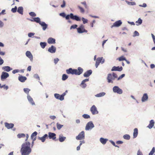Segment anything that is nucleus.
I'll return each mask as SVG.
<instances>
[{
	"label": "nucleus",
	"mask_w": 155,
	"mask_h": 155,
	"mask_svg": "<svg viewBox=\"0 0 155 155\" xmlns=\"http://www.w3.org/2000/svg\"><path fill=\"white\" fill-rule=\"evenodd\" d=\"M30 143L29 142H26L21 145V155H28L31 152V149L30 148Z\"/></svg>",
	"instance_id": "obj_1"
},
{
	"label": "nucleus",
	"mask_w": 155,
	"mask_h": 155,
	"mask_svg": "<svg viewBox=\"0 0 155 155\" xmlns=\"http://www.w3.org/2000/svg\"><path fill=\"white\" fill-rule=\"evenodd\" d=\"M83 69L81 67H78L77 69H73L71 68L66 70V73L68 74H71L76 75H80L82 73Z\"/></svg>",
	"instance_id": "obj_2"
},
{
	"label": "nucleus",
	"mask_w": 155,
	"mask_h": 155,
	"mask_svg": "<svg viewBox=\"0 0 155 155\" xmlns=\"http://www.w3.org/2000/svg\"><path fill=\"white\" fill-rule=\"evenodd\" d=\"M104 59H103V57H99L98 58L96 61L95 66L96 68H97L98 66L99 65L100 63L101 62V63H103L104 62Z\"/></svg>",
	"instance_id": "obj_3"
},
{
	"label": "nucleus",
	"mask_w": 155,
	"mask_h": 155,
	"mask_svg": "<svg viewBox=\"0 0 155 155\" xmlns=\"http://www.w3.org/2000/svg\"><path fill=\"white\" fill-rule=\"evenodd\" d=\"M84 131H82L80 132L78 136H77L76 137V139L78 140L84 139Z\"/></svg>",
	"instance_id": "obj_4"
},
{
	"label": "nucleus",
	"mask_w": 155,
	"mask_h": 155,
	"mask_svg": "<svg viewBox=\"0 0 155 155\" xmlns=\"http://www.w3.org/2000/svg\"><path fill=\"white\" fill-rule=\"evenodd\" d=\"M78 33H81L84 32H87V31L84 28V26L83 25H81L79 28H77Z\"/></svg>",
	"instance_id": "obj_5"
},
{
	"label": "nucleus",
	"mask_w": 155,
	"mask_h": 155,
	"mask_svg": "<svg viewBox=\"0 0 155 155\" xmlns=\"http://www.w3.org/2000/svg\"><path fill=\"white\" fill-rule=\"evenodd\" d=\"M9 76V74L8 73L3 71L1 75V80L2 81H4Z\"/></svg>",
	"instance_id": "obj_6"
},
{
	"label": "nucleus",
	"mask_w": 155,
	"mask_h": 155,
	"mask_svg": "<svg viewBox=\"0 0 155 155\" xmlns=\"http://www.w3.org/2000/svg\"><path fill=\"white\" fill-rule=\"evenodd\" d=\"M113 91L114 92L119 94H121L123 92L122 90L118 86H114L113 88Z\"/></svg>",
	"instance_id": "obj_7"
},
{
	"label": "nucleus",
	"mask_w": 155,
	"mask_h": 155,
	"mask_svg": "<svg viewBox=\"0 0 155 155\" xmlns=\"http://www.w3.org/2000/svg\"><path fill=\"white\" fill-rule=\"evenodd\" d=\"M94 126L93 123L91 122H89L87 124L85 127V130H88L90 129H91Z\"/></svg>",
	"instance_id": "obj_8"
},
{
	"label": "nucleus",
	"mask_w": 155,
	"mask_h": 155,
	"mask_svg": "<svg viewBox=\"0 0 155 155\" xmlns=\"http://www.w3.org/2000/svg\"><path fill=\"white\" fill-rule=\"evenodd\" d=\"M90 110L93 114H97L98 113L97 108L94 105L92 106Z\"/></svg>",
	"instance_id": "obj_9"
},
{
	"label": "nucleus",
	"mask_w": 155,
	"mask_h": 155,
	"mask_svg": "<svg viewBox=\"0 0 155 155\" xmlns=\"http://www.w3.org/2000/svg\"><path fill=\"white\" fill-rule=\"evenodd\" d=\"M27 99L29 103L32 106L35 105V103L32 97L30 95L27 96Z\"/></svg>",
	"instance_id": "obj_10"
},
{
	"label": "nucleus",
	"mask_w": 155,
	"mask_h": 155,
	"mask_svg": "<svg viewBox=\"0 0 155 155\" xmlns=\"http://www.w3.org/2000/svg\"><path fill=\"white\" fill-rule=\"evenodd\" d=\"M107 79L108 83H113V81L112 80H114V78H113L111 74H108Z\"/></svg>",
	"instance_id": "obj_11"
},
{
	"label": "nucleus",
	"mask_w": 155,
	"mask_h": 155,
	"mask_svg": "<svg viewBox=\"0 0 155 155\" xmlns=\"http://www.w3.org/2000/svg\"><path fill=\"white\" fill-rule=\"evenodd\" d=\"M39 25H40L42 28L43 30H45L47 28L48 25L46 24L45 22L41 21L39 20Z\"/></svg>",
	"instance_id": "obj_12"
},
{
	"label": "nucleus",
	"mask_w": 155,
	"mask_h": 155,
	"mask_svg": "<svg viewBox=\"0 0 155 155\" xmlns=\"http://www.w3.org/2000/svg\"><path fill=\"white\" fill-rule=\"evenodd\" d=\"M48 137L50 139H52L53 140H55L56 138V134L55 133L51 132H49L48 133Z\"/></svg>",
	"instance_id": "obj_13"
},
{
	"label": "nucleus",
	"mask_w": 155,
	"mask_h": 155,
	"mask_svg": "<svg viewBox=\"0 0 155 155\" xmlns=\"http://www.w3.org/2000/svg\"><path fill=\"white\" fill-rule=\"evenodd\" d=\"M70 18L77 21H80L81 20V19L77 15H74L73 13L70 14Z\"/></svg>",
	"instance_id": "obj_14"
},
{
	"label": "nucleus",
	"mask_w": 155,
	"mask_h": 155,
	"mask_svg": "<svg viewBox=\"0 0 155 155\" xmlns=\"http://www.w3.org/2000/svg\"><path fill=\"white\" fill-rule=\"evenodd\" d=\"M26 55L29 58L30 61H32L33 60V56L31 52L29 51H27L26 52Z\"/></svg>",
	"instance_id": "obj_15"
},
{
	"label": "nucleus",
	"mask_w": 155,
	"mask_h": 155,
	"mask_svg": "<svg viewBox=\"0 0 155 155\" xmlns=\"http://www.w3.org/2000/svg\"><path fill=\"white\" fill-rule=\"evenodd\" d=\"M89 80V79H86L83 80L80 85V86L83 88H85L87 86V85L85 83L86 82L88 81Z\"/></svg>",
	"instance_id": "obj_16"
},
{
	"label": "nucleus",
	"mask_w": 155,
	"mask_h": 155,
	"mask_svg": "<svg viewBox=\"0 0 155 155\" xmlns=\"http://www.w3.org/2000/svg\"><path fill=\"white\" fill-rule=\"evenodd\" d=\"M123 69V68L122 67H119V66L116 67L114 66L113 67L112 69H111V71H121Z\"/></svg>",
	"instance_id": "obj_17"
},
{
	"label": "nucleus",
	"mask_w": 155,
	"mask_h": 155,
	"mask_svg": "<svg viewBox=\"0 0 155 155\" xmlns=\"http://www.w3.org/2000/svg\"><path fill=\"white\" fill-rule=\"evenodd\" d=\"M56 51V48L55 47L52 45L48 49V51L52 53H54Z\"/></svg>",
	"instance_id": "obj_18"
},
{
	"label": "nucleus",
	"mask_w": 155,
	"mask_h": 155,
	"mask_svg": "<svg viewBox=\"0 0 155 155\" xmlns=\"http://www.w3.org/2000/svg\"><path fill=\"white\" fill-rule=\"evenodd\" d=\"M122 24V22L120 20L117 21L114 23L113 25L111 26V27H118L120 26Z\"/></svg>",
	"instance_id": "obj_19"
},
{
	"label": "nucleus",
	"mask_w": 155,
	"mask_h": 155,
	"mask_svg": "<svg viewBox=\"0 0 155 155\" xmlns=\"http://www.w3.org/2000/svg\"><path fill=\"white\" fill-rule=\"evenodd\" d=\"M37 134L38 133L36 131L34 132L31 134V138L32 140H33V141H34L36 140V136Z\"/></svg>",
	"instance_id": "obj_20"
},
{
	"label": "nucleus",
	"mask_w": 155,
	"mask_h": 155,
	"mask_svg": "<svg viewBox=\"0 0 155 155\" xmlns=\"http://www.w3.org/2000/svg\"><path fill=\"white\" fill-rule=\"evenodd\" d=\"M2 69L5 71L8 72L12 70V69L9 66H6L3 67L2 68Z\"/></svg>",
	"instance_id": "obj_21"
},
{
	"label": "nucleus",
	"mask_w": 155,
	"mask_h": 155,
	"mask_svg": "<svg viewBox=\"0 0 155 155\" xmlns=\"http://www.w3.org/2000/svg\"><path fill=\"white\" fill-rule=\"evenodd\" d=\"M92 73V71L91 70H90L87 71L84 74V77H88Z\"/></svg>",
	"instance_id": "obj_22"
},
{
	"label": "nucleus",
	"mask_w": 155,
	"mask_h": 155,
	"mask_svg": "<svg viewBox=\"0 0 155 155\" xmlns=\"http://www.w3.org/2000/svg\"><path fill=\"white\" fill-rule=\"evenodd\" d=\"M148 99V96L147 93L144 94L142 98L141 101L142 102L147 101Z\"/></svg>",
	"instance_id": "obj_23"
},
{
	"label": "nucleus",
	"mask_w": 155,
	"mask_h": 155,
	"mask_svg": "<svg viewBox=\"0 0 155 155\" xmlns=\"http://www.w3.org/2000/svg\"><path fill=\"white\" fill-rule=\"evenodd\" d=\"M18 79L20 82H24L27 79V78L25 76H20L18 78Z\"/></svg>",
	"instance_id": "obj_24"
},
{
	"label": "nucleus",
	"mask_w": 155,
	"mask_h": 155,
	"mask_svg": "<svg viewBox=\"0 0 155 155\" xmlns=\"http://www.w3.org/2000/svg\"><path fill=\"white\" fill-rule=\"evenodd\" d=\"M48 42L49 44H55V40L52 38H50L48 40Z\"/></svg>",
	"instance_id": "obj_25"
},
{
	"label": "nucleus",
	"mask_w": 155,
	"mask_h": 155,
	"mask_svg": "<svg viewBox=\"0 0 155 155\" xmlns=\"http://www.w3.org/2000/svg\"><path fill=\"white\" fill-rule=\"evenodd\" d=\"M5 127L8 129L12 128L13 127L14 124L12 123L9 124L7 123H5Z\"/></svg>",
	"instance_id": "obj_26"
},
{
	"label": "nucleus",
	"mask_w": 155,
	"mask_h": 155,
	"mask_svg": "<svg viewBox=\"0 0 155 155\" xmlns=\"http://www.w3.org/2000/svg\"><path fill=\"white\" fill-rule=\"evenodd\" d=\"M154 124V122L153 120H151L150 122L149 125L147 127L149 129H151L153 126Z\"/></svg>",
	"instance_id": "obj_27"
},
{
	"label": "nucleus",
	"mask_w": 155,
	"mask_h": 155,
	"mask_svg": "<svg viewBox=\"0 0 155 155\" xmlns=\"http://www.w3.org/2000/svg\"><path fill=\"white\" fill-rule=\"evenodd\" d=\"M138 134V130L137 128H135L134 129L133 133L134 138H135L137 136Z\"/></svg>",
	"instance_id": "obj_28"
},
{
	"label": "nucleus",
	"mask_w": 155,
	"mask_h": 155,
	"mask_svg": "<svg viewBox=\"0 0 155 155\" xmlns=\"http://www.w3.org/2000/svg\"><path fill=\"white\" fill-rule=\"evenodd\" d=\"M23 8L22 7H19L18 9L17 12L20 14L22 15L23 14Z\"/></svg>",
	"instance_id": "obj_29"
},
{
	"label": "nucleus",
	"mask_w": 155,
	"mask_h": 155,
	"mask_svg": "<svg viewBox=\"0 0 155 155\" xmlns=\"http://www.w3.org/2000/svg\"><path fill=\"white\" fill-rule=\"evenodd\" d=\"M47 138H48V135L47 134H45L43 137L39 138V139L41 140L42 142H44Z\"/></svg>",
	"instance_id": "obj_30"
},
{
	"label": "nucleus",
	"mask_w": 155,
	"mask_h": 155,
	"mask_svg": "<svg viewBox=\"0 0 155 155\" xmlns=\"http://www.w3.org/2000/svg\"><path fill=\"white\" fill-rule=\"evenodd\" d=\"M107 140V139H104L103 138H101L100 139V141L101 143L103 144H105Z\"/></svg>",
	"instance_id": "obj_31"
},
{
	"label": "nucleus",
	"mask_w": 155,
	"mask_h": 155,
	"mask_svg": "<svg viewBox=\"0 0 155 155\" xmlns=\"http://www.w3.org/2000/svg\"><path fill=\"white\" fill-rule=\"evenodd\" d=\"M23 91L25 93L27 94V95H30L29 94V91H30V90L28 88H24L23 89Z\"/></svg>",
	"instance_id": "obj_32"
},
{
	"label": "nucleus",
	"mask_w": 155,
	"mask_h": 155,
	"mask_svg": "<svg viewBox=\"0 0 155 155\" xmlns=\"http://www.w3.org/2000/svg\"><path fill=\"white\" fill-rule=\"evenodd\" d=\"M142 22V20L140 18H139L137 21L136 22V25H139L141 24Z\"/></svg>",
	"instance_id": "obj_33"
},
{
	"label": "nucleus",
	"mask_w": 155,
	"mask_h": 155,
	"mask_svg": "<svg viewBox=\"0 0 155 155\" xmlns=\"http://www.w3.org/2000/svg\"><path fill=\"white\" fill-rule=\"evenodd\" d=\"M54 96L56 98L59 99V100H60L61 101L63 100V99H61L60 98L61 97V95H60L58 94H54Z\"/></svg>",
	"instance_id": "obj_34"
},
{
	"label": "nucleus",
	"mask_w": 155,
	"mask_h": 155,
	"mask_svg": "<svg viewBox=\"0 0 155 155\" xmlns=\"http://www.w3.org/2000/svg\"><path fill=\"white\" fill-rule=\"evenodd\" d=\"M17 137L19 138L24 137L25 135L24 134H19L17 135Z\"/></svg>",
	"instance_id": "obj_35"
},
{
	"label": "nucleus",
	"mask_w": 155,
	"mask_h": 155,
	"mask_svg": "<svg viewBox=\"0 0 155 155\" xmlns=\"http://www.w3.org/2000/svg\"><path fill=\"white\" fill-rule=\"evenodd\" d=\"M105 93L104 92H102L97 94L96 95V96L97 97H101L105 95Z\"/></svg>",
	"instance_id": "obj_36"
},
{
	"label": "nucleus",
	"mask_w": 155,
	"mask_h": 155,
	"mask_svg": "<svg viewBox=\"0 0 155 155\" xmlns=\"http://www.w3.org/2000/svg\"><path fill=\"white\" fill-rule=\"evenodd\" d=\"M68 78V76L66 74H64L62 75V80L63 81H65Z\"/></svg>",
	"instance_id": "obj_37"
},
{
	"label": "nucleus",
	"mask_w": 155,
	"mask_h": 155,
	"mask_svg": "<svg viewBox=\"0 0 155 155\" xmlns=\"http://www.w3.org/2000/svg\"><path fill=\"white\" fill-rule=\"evenodd\" d=\"M123 138L125 139L129 140L130 138V136L128 134H125L123 136Z\"/></svg>",
	"instance_id": "obj_38"
},
{
	"label": "nucleus",
	"mask_w": 155,
	"mask_h": 155,
	"mask_svg": "<svg viewBox=\"0 0 155 155\" xmlns=\"http://www.w3.org/2000/svg\"><path fill=\"white\" fill-rule=\"evenodd\" d=\"M63 126V125L60 124L58 123H57V127L58 130L60 129Z\"/></svg>",
	"instance_id": "obj_39"
},
{
	"label": "nucleus",
	"mask_w": 155,
	"mask_h": 155,
	"mask_svg": "<svg viewBox=\"0 0 155 155\" xmlns=\"http://www.w3.org/2000/svg\"><path fill=\"white\" fill-rule=\"evenodd\" d=\"M126 2H127V3L128 5H134L136 4V3H135V2H130L127 1H126Z\"/></svg>",
	"instance_id": "obj_40"
},
{
	"label": "nucleus",
	"mask_w": 155,
	"mask_h": 155,
	"mask_svg": "<svg viewBox=\"0 0 155 155\" xmlns=\"http://www.w3.org/2000/svg\"><path fill=\"white\" fill-rule=\"evenodd\" d=\"M117 60H118L119 61H121L126 60V58L124 56H122L117 58Z\"/></svg>",
	"instance_id": "obj_41"
},
{
	"label": "nucleus",
	"mask_w": 155,
	"mask_h": 155,
	"mask_svg": "<svg viewBox=\"0 0 155 155\" xmlns=\"http://www.w3.org/2000/svg\"><path fill=\"white\" fill-rule=\"evenodd\" d=\"M40 45L41 48H44L46 45V42H41Z\"/></svg>",
	"instance_id": "obj_42"
},
{
	"label": "nucleus",
	"mask_w": 155,
	"mask_h": 155,
	"mask_svg": "<svg viewBox=\"0 0 155 155\" xmlns=\"http://www.w3.org/2000/svg\"><path fill=\"white\" fill-rule=\"evenodd\" d=\"M65 137L60 136L59 137V140L61 142H62L65 140Z\"/></svg>",
	"instance_id": "obj_43"
},
{
	"label": "nucleus",
	"mask_w": 155,
	"mask_h": 155,
	"mask_svg": "<svg viewBox=\"0 0 155 155\" xmlns=\"http://www.w3.org/2000/svg\"><path fill=\"white\" fill-rule=\"evenodd\" d=\"M155 152V149L154 147H153L150 151V152L149 153V155H153Z\"/></svg>",
	"instance_id": "obj_44"
},
{
	"label": "nucleus",
	"mask_w": 155,
	"mask_h": 155,
	"mask_svg": "<svg viewBox=\"0 0 155 155\" xmlns=\"http://www.w3.org/2000/svg\"><path fill=\"white\" fill-rule=\"evenodd\" d=\"M78 8H79V9H80V12L82 13H84V8L80 6L79 5H78Z\"/></svg>",
	"instance_id": "obj_45"
},
{
	"label": "nucleus",
	"mask_w": 155,
	"mask_h": 155,
	"mask_svg": "<svg viewBox=\"0 0 155 155\" xmlns=\"http://www.w3.org/2000/svg\"><path fill=\"white\" fill-rule=\"evenodd\" d=\"M82 117L85 119H88L90 118V116L87 114H84L82 115Z\"/></svg>",
	"instance_id": "obj_46"
},
{
	"label": "nucleus",
	"mask_w": 155,
	"mask_h": 155,
	"mask_svg": "<svg viewBox=\"0 0 155 155\" xmlns=\"http://www.w3.org/2000/svg\"><path fill=\"white\" fill-rule=\"evenodd\" d=\"M17 10V7L15 6V8H12L11 9V11L13 13H15L16 12Z\"/></svg>",
	"instance_id": "obj_47"
},
{
	"label": "nucleus",
	"mask_w": 155,
	"mask_h": 155,
	"mask_svg": "<svg viewBox=\"0 0 155 155\" xmlns=\"http://www.w3.org/2000/svg\"><path fill=\"white\" fill-rule=\"evenodd\" d=\"M35 34L34 33L30 32L28 34V37L31 38L32 37L35 35Z\"/></svg>",
	"instance_id": "obj_48"
},
{
	"label": "nucleus",
	"mask_w": 155,
	"mask_h": 155,
	"mask_svg": "<svg viewBox=\"0 0 155 155\" xmlns=\"http://www.w3.org/2000/svg\"><path fill=\"white\" fill-rule=\"evenodd\" d=\"M29 15L32 17H35L36 16V15L35 13L33 12H31L29 13Z\"/></svg>",
	"instance_id": "obj_49"
},
{
	"label": "nucleus",
	"mask_w": 155,
	"mask_h": 155,
	"mask_svg": "<svg viewBox=\"0 0 155 155\" xmlns=\"http://www.w3.org/2000/svg\"><path fill=\"white\" fill-rule=\"evenodd\" d=\"M81 4L83 5H84V7L86 8H88V6L86 4V3L85 1H84L83 2H81Z\"/></svg>",
	"instance_id": "obj_50"
},
{
	"label": "nucleus",
	"mask_w": 155,
	"mask_h": 155,
	"mask_svg": "<svg viewBox=\"0 0 155 155\" xmlns=\"http://www.w3.org/2000/svg\"><path fill=\"white\" fill-rule=\"evenodd\" d=\"M82 21H83V23L84 24H85L86 23H87V21H88L87 20V19H85L84 18H82Z\"/></svg>",
	"instance_id": "obj_51"
},
{
	"label": "nucleus",
	"mask_w": 155,
	"mask_h": 155,
	"mask_svg": "<svg viewBox=\"0 0 155 155\" xmlns=\"http://www.w3.org/2000/svg\"><path fill=\"white\" fill-rule=\"evenodd\" d=\"M34 21L39 23V17L35 18H34Z\"/></svg>",
	"instance_id": "obj_52"
},
{
	"label": "nucleus",
	"mask_w": 155,
	"mask_h": 155,
	"mask_svg": "<svg viewBox=\"0 0 155 155\" xmlns=\"http://www.w3.org/2000/svg\"><path fill=\"white\" fill-rule=\"evenodd\" d=\"M19 71V70L18 69H15L13 70L12 71V73L15 74L16 73H18Z\"/></svg>",
	"instance_id": "obj_53"
},
{
	"label": "nucleus",
	"mask_w": 155,
	"mask_h": 155,
	"mask_svg": "<svg viewBox=\"0 0 155 155\" xmlns=\"http://www.w3.org/2000/svg\"><path fill=\"white\" fill-rule=\"evenodd\" d=\"M139 35V33L137 31H135L134 32V36H138Z\"/></svg>",
	"instance_id": "obj_54"
},
{
	"label": "nucleus",
	"mask_w": 155,
	"mask_h": 155,
	"mask_svg": "<svg viewBox=\"0 0 155 155\" xmlns=\"http://www.w3.org/2000/svg\"><path fill=\"white\" fill-rule=\"evenodd\" d=\"M78 26V25H72L70 28V29H71L72 28H76Z\"/></svg>",
	"instance_id": "obj_55"
},
{
	"label": "nucleus",
	"mask_w": 155,
	"mask_h": 155,
	"mask_svg": "<svg viewBox=\"0 0 155 155\" xmlns=\"http://www.w3.org/2000/svg\"><path fill=\"white\" fill-rule=\"evenodd\" d=\"M63 3L61 5V7L62 8H63L65 7V2L64 0H63Z\"/></svg>",
	"instance_id": "obj_56"
},
{
	"label": "nucleus",
	"mask_w": 155,
	"mask_h": 155,
	"mask_svg": "<svg viewBox=\"0 0 155 155\" xmlns=\"http://www.w3.org/2000/svg\"><path fill=\"white\" fill-rule=\"evenodd\" d=\"M125 76V74H122L121 75H120L119 78H117V80H119L120 79H121L122 78H123Z\"/></svg>",
	"instance_id": "obj_57"
},
{
	"label": "nucleus",
	"mask_w": 155,
	"mask_h": 155,
	"mask_svg": "<svg viewBox=\"0 0 155 155\" xmlns=\"http://www.w3.org/2000/svg\"><path fill=\"white\" fill-rule=\"evenodd\" d=\"M112 76L114 78H117V75L115 74V73L113 72L112 73Z\"/></svg>",
	"instance_id": "obj_58"
},
{
	"label": "nucleus",
	"mask_w": 155,
	"mask_h": 155,
	"mask_svg": "<svg viewBox=\"0 0 155 155\" xmlns=\"http://www.w3.org/2000/svg\"><path fill=\"white\" fill-rule=\"evenodd\" d=\"M65 93H64L62 95H61V99H63V100L64 99V96L65 95Z\"/></svg>",
	"instance_id": "obj_59"
},
{
	"label": "nucleus",
	"mask_w": 155,
	"mask_h": 155,
	"mask_svg": "<svg viewBox=\"0 0 155 155\" xmlns=\"http://www.w3.org/2000/svg\"><path fill=\"white\" fill-rule=\"evenodd\" d=\"M59 61V59L58 58H56L54 59V63L56 64H57L58 62Z\"/></svg>",
	"instance_id": "obj_60"
},
{
	"label": "nucleus",
	"mask_w": 155,
	"mask_h": 155,
	"mask_svg": "<svg viewBox=\"0 0 155 155\" xmlns=\"http://www.w3.org/2000/svg\"><path fill=\"white\" fill-rule=\"evenodd\" d=\"M4 23L1 20H0V28H2L4 26Z\"/></svg>",
	"instance_id": "obj_61"
},
{
	"label": "nucleus",
	"mask_w": 155,
	"mask_h": 155,
	"mask_svg": "<svg viewBox=\"0 0 155 155\" xmlns=\"http://www.w3.org/2000/svg\"><path fill=\"white\" fill-rule=\"evenodd\" d=\"M60 15L62 17H65V16H66V15L65 14V13H61L60 14Z\"/></svg>",
	"instance_id": "obj_62"
},
{
	"label": "nucleus",
	"mask_w": 155,
	"mask_h": 155,
	"mask_svg": "<svg viewBox=\"0 0 155 155\" xmlns=\"http://www.w3.org/2000/svg\"><path fill=\"white\" fill-rule=\"evenodd\" d=\"M137 155H143L142 152L140 150L137 151Z\"/></svg>",
	"instance_id": "obj_63"
},
{
	"label": "nucleus",
	"mask_w": 155,
	"mask_h": 155,
	"mask_svg": "<svg viewBox=\"0 0 155 155\" xmlns=\"http://www.w3.org/2000/svg\"><path fill=\"white\" fill-rule=\"evenodd\" d=\"M123 143V142L119 140L116 142V143L117 144H121Z\"/></svg>",
	"instance_id": "obj_64"
}]
</instances>
